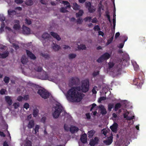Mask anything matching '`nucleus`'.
<instances>
[{
	"label": "nucleus",
	"mask_w": 146,
	"mask_h": 146,
	"mask_svg": "<svg viewBox=\"0 0 146 146\" xmlns=\"http://www.w3.org/2000/svg\"><path fill=\"white\" fill-rule=\"evenodd\" d=\"M9 80L10 78L9 77L5 76L4 78L3 81L6 84H8L9 82Z\"/></svg>",
	"instance_id": "nucleus-34"
},
{
	"label": "nucleus",
	"mask_w": 146,
	"mask_h": 146,
	"mask_svg": "<svg viewBox=\"0 0 146 146\" xmlns=\"http://www.w3.org/2000/svg\"><path fill=\"white\" fill-rule=\"evenodd\" d=\"M80 82L78 78L76 77H72L69 81V85L73 86L78 84Z\"/></svg>",
	"instance_id": "nucleus-7"
},
{
	"label": "nucleus",
	"mask_w": 146,
	"mask_h": 146,
	"mask_svg": "<svg viewBox=\"0 0 146 146\" xmlns=\"http://www.w3.org/2000/svg\"><path fill=\"white\" fill-rule=\"evenodd\" d=\"M91 22L92 23H96L98 22V21L96 18L95 17L92 20Z\"/></svg>",
	"instance_id": "nucleus-62"
},
{
	"label": "nucleus",
	"mask_w": 146,
	"mask_h": 146,
	"mask_svg": "<svg viewBox=\"0 0 146 146\" xmlns=\"http://www.w3.org/2000/svg\"><path fill=\"white\" fill-rule=\"evenodd\" d=\"M113 137L110 136L108 137L107 139L104 141V143L107 145H109L111 144L113 141Z\"/></svg>",
	"instance_id": "nucleus-11"
},
{
	"label": "nucleus",
	"mask_w": 146,
	"mask_h": 146,
	"mask_svg": "<svg viewBox=\"0 0 146 146\" xmlns=\"http://www.w3.org/2000/svg\"><path fill=\"white\" fill-rule=\"evenodd\" d=\"M40 55L41 56L46 58H47L49 57V55L47 54L41 53H40Z\"/></svg>",
	"instance_id": "nucleus-39"
},
{
	"label": "nucleus",
	"mask_w": 146,
	"mask_h": 146,
	"mask_svg": "<svg viewBox=\"0 0 146 146\" xmlns=\"http://www.w3.org/2000/svg\"><path fill=\"white\" fill-rule=\"evenodd\" d=\"M73 9L74 10H78L80 9V6L76 3H73Z\"/></svg>",
	"instance_id": "nucleus-26"
},
{
	"label": "nucleus",
	"mask_w": 146,
	"mask_h": 146,
	"mask_svg": "<svg viewBox=\"0 0 146 146\" xmlns=\"http://www.w3.org/2000/svg\"><path fill=\"white\" fill-rule=\"evenodd\" d=\"M110 55L108 52H106L100 56L97 60L98 63L102 62L103 61L109 59L110 57Z\"/></svg>",
	"instance_id": "nucleus-5"
},
{
	"label": "nucleus",
	"mask_w": 146,
	"mask_h": 146,
	"mask_svg": "<svg viewBox=\"0 0 146 146\" xmlns=\"http://www.w3.org/2000/svg\"><path fill=\"white\" fill-rule=\"evenodd\" d=\"M135 118V116L134 115L132 116L131 117H130L128 116L127 118L126 119L128 120H131L132 119H133Z\"/></svg>",
	"instance_id": "nucleus-57"
},
{
	"label": "nucleus",
	"mask_w": 146,
	"mask_h": 146,
	"mask_svg": "<svg viewBox=\"0 0 146 146\" xmlns=\"http://www.w3.org/2000/svg\"><path fill=\"white\" fill-rule=\"evenodd\" d=\"M124 46V44L121 43L119 44V45L118 46V47L119 48H123Z\"/></svg>",
	"instance_id": "nucleus-64"
},
{
	"label": "nucleus",
	"mask_w": 146,
	"mask_h": 146,
	"mask_svg": "<svg viewBox=\"0 0 146 146\" xmlns=\"http://www.w3.org/2000/svg\"><path fill=\"white\" fill-rule=\"evenodd\" d=\"M94 29L95 31H99L100 30V28L98 25H95L94 27Z\"/></svg>",
	"instance_id": "nucleus-51"
},
{
	"label": "nucleus",
	"mask_w": 146,
	"mask_h": 146,
	"mask_svg": "<svg viewBox=\"0 0 146 146\" xmlns=\"http://www.w3.org/2000/svg\"><path fill=\"white\" fill-rule=\"evenodd\" d=\"M100 108V113L102 115H105L107 113L106 110L104 106H101Z\"/></svg>",
	"instance_id": "nucleus-16"
},
{
	"label": "nucleus",
	"mask_w": 146,
	"mask_h": 146,
	"mask_svg": "<svg viewBox=\"0 0 146 146\" xmlns=\"http://www.w3.org/2000/svg\"><path fill=\"white\" fill-rule=\"evenodd\" d=\"M51 35L54 38H56L58 40H60L61 38L56 33L54 32H50Z\"/></svg>",
	"instance_id": "nucleus-14"
},
{
	"label": "nucleus",
	"mask_w": 146,
	"mask_h": 146,
	"mask_svg": "<svg viewBox=\"0 0 146 146\" xmlns=\"http://www.w3.org/2000/svg\"><path fill=\"white\" fill-rule=\"evenodd\" d=\"M44 75H43V77L42 78L44 80H47L48 78V75L46 72L45 71H44Z\"/></svg>",
	"instance_id": "nucleus-36"
},
{
	"label": "nucleus",
	"mask_w": 146,
	"mask_h": 146,
	"mask_svg": "<svg viewBox=\"0 0 146 146\" xmlns=\"http://www.w3.org/2000/svg\"><path fill=\"white\" fill-rule=\"evenodd\" d=\"M53 110H54V111L52 115L55 118H58L59 116L60 113L63 111L64 113H66L62 106L60 104H56V106L53 108Z\"/></svg>",
	"instance_id": "nucleus-2"
},
{
	"label": "nucleus",
	"mask_w": 146,
	"mask_h": 146,
	"mask_svg": "<svg viewBox=\"0 0 146 146\" xmlns=\"http://www.w3.org/2000/svg\"><path fill=\"white\" fill-rule=\"evenodd\" d=\"M25 146H32V143L31 141L28 140L26 141L25 144Z\"/></svg>",
	"instance_id": "nucleus-40"
},
{
	"label": "nucleus",
	"mask_w": 146,
	"mask_h": 146,
	"mask_svg": "<svg viewBox=\"0 0 146 146\" xmlns=\"http://www.w3.org/2000/svg\"><path fill=\"white\" fill-rule=\"evenodd\" d=\"M33 4V1L32 0H29L27 2V5H31Z\"/></svg>",
	"instance_id": "nucleus-50"
},
{
	"label": "nucleus",
	"mask_w": 146,
	"mask_h": 146,
	"mask_svg": "<svg viewBox=\"0 0 146 146\" xmlns=\"http://www.w3.org/2000/svg\"><path fill=\"white\" fill-rule=\"evenodd\" d=\"M95 133V131L94 130H92L88 132V136L90 138H92L94 133Z\"/></svg>",
	"instance_id": "nucleus-20"
},
{
	"label": "nucleus",
	"mask_w": 146,
	"mask_h": 146,
	"mask_svg": "<svg viewBox=\"0 0 146 146\" xmlns=\"http://www.w3.org/2000/svg\"><path fill=\"white\" fill-rule=\"evenodd\" d=\"M92 17H85L84 20V21L86 22L88 21L89 22H90L91 20H92Z\"/></svg>",
	"instance_id": "nucleus-37"
},
{
	"label": "nucleus",
	"mask_w": 146,
	"mask_h": 146,
	"mask_svg": "<svg viewBox=\"0 0 146 146\" xmlns=\"http://www.w3.org/2000/svg\"><path fill=\"white\" fill-rule=\"evenodd\" d=\"M53 44L54 45L52 46V48L55 51H58L60 48V46L59 45L54 43Z\"/></svg>",
	"instance_id": "nucleus-19"
},
{
	"label": "nucleus",
	"mask_w": 146,
	"mask_h": 146,
	"mask_svg": "<svg viewBox=\"0 0 146 146\" xmlns=\"http://www.w3.org/2000/svg\"><path fill=\"white\" fill-rule=\"evenodd\" d=\"M76 56V55L75 54H70L68 55V57L70 59L75 58Z\"/></svg>",
	"instance_id": "nucleus-32"
},
{
	"label": "nucleus",
	"mask_w": 146,
	"mask_h": 146,
	"mask_svg": "<svg viewBox=\"0 0 146 146\" xmlns=\"http://www.w3.org/2000/svg\"><path fill=\"white\" fill-rule=\"evenodd\" d=\"M6 91V90L5 89L3 88L2 89L0 90V94L2 95L5 94Z\"/></svg>",
	"instance_id": "nucleus-45"
},
{
	"label": "nucleus",
	"mask_w": 146,
	"mask_h": 146,
	"mask_svg": "<svg viewBox=\"0 0 146 146\" xmlns=\"http://www.w3.org/2000/svg\"><path fill=\"white\" fill-rule=\"evenodd\" d=\"M26 52L27 55L31 59L35 60L36 58V57L34 54L29 50H27Z\"/></svg>",
	"instance_id": "nucleus-10"
},
{
	"label": "nucleus",
	"mask_w": 146,
	"mask_h": 146,
	"mask_svg": "<svg viewBox=\"0 0 146 146\" xmlns=\"http://www.w3.org/2000/svg\"><path fill=\"white\" fill-rule=\"evenodd\" d=\"M21 61L23 64H26L28 62V59L25 56H23L21 59Z\"/></svg>",
	"instance_id": "nucleus-17"
},
{
	"label": "nucleus",
	"mask_w": 146,
	"mask_h": 146,
	"mask_svg": "<svg viewBox=\"0 0 146 146\" xmlns=\"http://www.w3.org/2000/svg\"><path fill=\"white\" fill-rule=\"evenodd\" d=\"M114 105L113 104L110 103L108 105V110L110 112L111 111V109L114 107Z\"/></svg>",
	"instance_id": "nucleus-29"
},
{
	"label": "nucleus",
	"mask_w": 146,
	"mask_h": 146,
	"mask_svg": "<svg viewBox=\"0 0 146 146\" xmlns=\"http://www.w3.org/2000/svg\"><path fill=\"white\" fill-rule=\"evenodd\" d=\"M101 9H102V10H104V6L102 5L101 3H100L99 5L98 8V11H100L101 10Z\"/></svg>",
	"instance_id": "nucleus-43"
},
{
	"label": "nucleus",
	"mask_w": 146,
	"mask_h": 146,
	"mask_svg": "<svg viewBox=\"0 0 146 146\" xmlns=\"http://www.w3.org/2000/svg\"><path fill=\"white\" fill-rule=\"evenodd\" d=\"M118 124L116 123H114L110 127V129L113 132H116L117 131Z\"/></svg>",
	"instance_id": "nucleus-9"
},
{
	"label": "nucleus",
	"mask_w": 146,
	"mask_h": 146,
	"mask_svg": "<svg viewBox=\"0 0 146 146\" xmlns=\"http://www.w3.org/2000/svg\"><path fill=\"white\" fill-rule=\"evenodd\" d=\"M85 5L86 7L88 8V12L90 13H93L96 11V9L94 8V6H92L91 3L90 2H86Z\"/></svg>",
	"instance_id": "nucleus-6"
},
{
	"label": "nucleus",
	"mask_w": 146,
	"mask_h": 146,
	"mask_svg": "<svg viewBox=\"0 0 146 146\" xmlns=\"http://www.w3.org/2000/svg\"><path fill=\"white\" fill-rule=\"evenodd\" d=\"M86 134H83L81 137L80 140L83 143H85L86 142Z\"/></svg>",
	"instance_id": "nucleus-15"
},
{
	"label": "nucleus",
	"mask_w": 146,
	"mask_h": 146,
	"mask_svg": "<svg viewBox=\"0 0 146 146\" xmlns=\"http://www.w3.org/2000/svg\"><path fill=\"white\" fill-rule=\"evenodd\" d=\"M70 130L72 133H74L75 132H77L79 130V129L76 127L72 126L70 127Z\"/></svg>",
	"instance_id": "nucleus-13"
},
{
	"label": "nucleus",
	"mask_w": 146,
	"mask_h": 146,
	"mask_svg": "<svg viewBox=\"0 0 146 146\" xmlns=\"http://www.w3.org/2000/svg\"><path fill=\"white\" fill-rule=\"evenodd\" d=\"M50 36V35L47 33H44L42 36V38L44 39L49 38Z\"/></svg>",
	"instance_id": "nucleus-28"
},
{
	"label": "nucleus",
	"mask_w": 146,
	"mask_h": 146,
	"mask_svg": "<svg viewBox=\"0 0 146 146\" xmlns=\"http://www.w3.org/2000/svg\"><path fill=\"white\" fill-rule=\"evenodd\" d=\"M25 21L26 24L28 25H30L32 23L31 21L30 20L28 19H25Z\"/></svg>",
	"instance_id": "nucleus-42"
},
{
	"label": "nucleus",
	"mask_w": 146,
	"mask_h": 146,
	"mask_svg": "<svg viewBox=\"0 0 146 146\" xmlns=\"http://www.w3.org/2000/svg\"><path fill=\"white\" fill-rule=\"evenodd\" d=\"M78 48L80 50H85L86 48V47L85 45L84 44H80V46H78Z\"/></svg>",
	"instance_id": "nucleus-31"
},
{
	"label": "nucleus",
	"mask_w": 146,
	"mask_h": 146,
	"mask_svg": "<svg viewBox=\"0 0 146 146\" xmlns=\"http://www.w3.org/2000/svg\"><path fill=\"white\" fill-rule=\"evenodd\" d=\"M121 106V104L120 103H117L115 105L114 107V110L115 111H117L120 108Z\"/></svg>",
	"instance_id": "nucleus-24"
},
{
	"label": "nucleus",
	"mask_w": 146,
	"mask_h": 146,
	"mask_svg": "<svg viewBox=\"0 0 146 146\" xmlns=\"http://www.w3.org/2000/svg\"><path fill=\"white\" fill-rule=\"evenodd\" d=\"M9 52L8 51L5 52L3 54L0 53V58H5L8 56Z\"/></svg>",
	"instance_id": "nucleus-18"
},
{
	"label": "nucleus",
	"mask_w": 146,
	"mask_h": 146,
	"mask_svg": "<svg viewBox=\"0 0 146 146\" xmlns=\"http://www.w3.org/2000/svg\"><path fill=\"white\" fill-rule=\"evenodd\" d=\"M13 105L14 107V108L16 109L19 106L20 104L19 102L15 103L13 104Z\"/></svg>",
	"instance_id": "nucleus-41"
},
{
	"label": "nucleus",
	"mask_w": 146,
	"mask_h": 146,
	"mask_svg": "<svg viewBox=\"0 0 146 146\" xmlns=\"http://www.w3.org/2000/svg\"><path fill=\"white\" fill-rule=\"evenodd\" d=\"M23 99V98L22 96H19L17 98V100L19 101H21Z\"/></svg>",
	"instance_id": "nucleus-63"
},
{
	"label": "nucleus",
	"mask_w": 146,
	"mask_h": 146,
	"mask_svg": "<svg viewBox=\"0 0 146 146\" xmlns=\"http://www.w3.org/2000/svg\"><path fill=\"white\" fill-rule=\"evenodd\" d=\"M64 128L65 130L66 131H68L69 130V128L67 125L64 124Z\"/></svg>",
	"instance_id": "nucleus-60"
},
{
	"label": "nucleus",
	"mask_w": 146,
	"mask_h": 146,
	"mask_svg": "<svg viewBox=\"0 0 146 146\" xmlns=\"http://www.w3.org/2000/svg\"><path fill=\"white\" fill-rule=\"evenodd\" d=\"M82 22V19L81 18H78L77 21V24H81Z\"/></svg>",
	"instance_id": "nucleus-52"
},
{
	"label": "nucleus",
	"mask_w": 146,
	"mask_h": 146,
	"mask_svg": "<svg viewBox=\"0 0 146 146\" xmlns=\"http://www.w3.org/2000/svg\"><path fill=\"white\" fill-rule=\"evenodd\" d=\"M8 15L10 16H13L14 15H16V12L15 10H9L8 11Z\"/></svg>",
	"instance_id": "nucleus-22"
},
{
	"label": "nucleus",
	"mask_w": 146,
	"mask_h": 146,
	"mask_svg": "<svg viewBox=\"0 0 146 146\" xmlns=\"http://www.w3.org/2000/svg\"><path fill=\"white\" fill-rule=\"evenodd\" d=\"M5 100L6 102L8 104L9 106H11L12 104V99L11 98V97L7 96L5 97Z\"/></svg>",
	"instance_id": "nucleus-12"
},
{
	"label": "nucleus",
	"mask_w": 146,
	"mask_h": 146,
	"mask_svg": "<svg viewBox=\"0 0 146 146\" xmlns=\"http://www.w3.org/2000/svg\"><path fill=\"white\" fill-rule=\"evenodd\" d=\"M60 11L61 12L64 13L67 12L68 11L66 10L64 7H62L60 9Z\"/></svg>",
	"instance_id": "nucleus-48"
},
{
	"label": "nucleus",
	"mask_w": 146,
	"mask_h": 146,
	"mask_svg": "<svg viewBox=\"0 0 146 146\" xmlns=\"http://www.w3.org/2000/svg\"><path fill=\"white\" fill-rule=\"evenodd\" d=\"M89 144L91 146H94L96 143L93 139H92L90 140Z\"/></svg>",
	"instance_id": "nucleus-35"
},
{
	"label": "nucleus",
	"mask_w": 146,
	"mask_h": 146,
	"mask_svg": "<svg viewBox=\"0 0 146 146\" xmlns=\"http://www.w3.org/2000/svg\"><path fill=\"white\" fill-rule=\"evenodd\" d=\"M22 29L23 34L26 35H29L30 34L31 30L29 28L23 25Z\"/></svg>",
	"instance_id": "nucleus-8"
},
{
	"label": "nucleus",
	"mask_w": 146,
	"mask_h": 146,
	"mask_svg": "<svg viewBox=\"0 0 146 146\" xmlns=\"http://www.w3.org/2000/svg\"><path fill=\"white\" fill-rule=\"evenodd\" d=\"M96 105L94 103L92 105V107L90 108V111H92L94 108H95V107L96 106Z\"/></svg>",
	"instance_id": "nucleus-54"
},
{
	"label": "nucleus",
	"mask_w": 146,
	"mask_h": 146,
	"mask_svg": "<svg viewBox=\"0 0 146 146\" xmlns=\"http://www.w3.org/2000/svg\"><path fill=\"white\" fill-rule=\"evenodd\" d=\"M111 35H112V36H111V37L110 38V39H109L108 40V41H107V44L108 45L111 43L113 40V38L114 34L113 35L111 33Z\"/></svg>",
	"instance_id": "nucleus-30"
},
{
	"label": "nucleus",
	"mask_w": 146,
	"mask_h": 146,
	"mask_svg": "<svg viewBox=\"0 0 146 146\" xmlns=\"http://www.w3.org/2000/svg\"><path fill=\"white\" fill-rule=\"evenodd\" d=\"M99 74V71H97V72H94L92 74L93 76L95 77L98 75Z\"/></svg>",
	"instance_id": "nucleus-55"
},
{
	"label": "nucleus",
	"mask_w": 146,
	"mask_h": 146,
	"mask_svg": "<svg viewBox=\"0 0 146 146\" xmlns=\"http://www.w3.org/2000/svg\"><path fill=\"white\" fill-rule=\"evenodd\" d=\"M84 11L83 10L81 9L79 10V12L76 13V17L78 18L81 17Z\"/></svg>",
	"instance_id": "nucleus-23"
},
{
	"label": "nucleus",
	"mask_w": 146,
	"mask_h": 146,
	"mask_svg": "<svg viewBox=\"0 0 146 146\" xmlns=\"http://www.w3.org/2000/svg\"><path fill=\"white\" fill-rule=\"evenodd\" d=\"M109 65V68L111 69L114 66V64L113 62H110L108 64Z\"/></svg>",
	"instance_id": "nucleus-44"
},
{
	"label": "nucleus",
	"mask_w": 146,
	"mask_h": 146,
	"mask_svg": "<svg viewBox=\"0 0 146 146\" xmlns=\"http://www.w3.org/2000/svg\"><path fill=\"white\" fill-rule=\"evenodd\" d=\"M29 107V104L27 103H25L23 106V108L26 110H27Z\"/></svg>",
	"instance_id": "nucleus-49"
},
{
	"label": "nucleus",
	"mask_w": 146,
	"mask_h": 146,
	"mask_svg": "<svg viewBox=\"0 0 146 146\" xmlns=\"http://www.w3.org/2000/svg\"><path fill=\"white\" fill-rule=\"evenodd\" d=\"M37 93L42 98L44 99H46L49 96V92L44 89H40L37 92Z\"/></svg>",
	"instance_id": "nucleus-4"
},
{
	"label": "nucleus",
	"mask_w": 146,
	"mask_h": 146,
	"mask_svg": "<svg viewBox=\"0 0 146 146\" xmlns=\"http://www.w3.org/2000/svg\"><path fill=\"white\" fill-rule=\"evenodd\" d=\"M15 2L18 4L22 3L23 2V1L22 0H15Z\"/></svg>",
	"instance_id": "nucleus-58"
},
{
	"label": "nucleus",
	"mask_w": 146,
	"mask_h": 146,
	"mask_svg": "<svg viewBox=\"0 0 146 146\" xmlns=\"http://www.w3.org/2000/svg\"><path fill=\"white\" fill-rule=\"evenodd\" d=\"M21 26L20 24H15L13 26V28L15 30H19L20 29Z\"/></svg>",
	"instance_id": "nucleus-27"
},
{
	"label": "nucleus",
	"mask_w": 146,
	"mask_h": 146,
	"mask_svg": "<svg viewBox=\"0 0 146 146\" xmlns=\"http://www.w3.org/2000/svg\"><path fill=\"white\" fill-rule=\"evenodd\" d=\"M89 81L86 79L81 82L80 86L73 87L67 92L66 96L67 100L72 102H79L81 101L89 90Z\"/></svg>",
	"instance_id": "nucleus-1"
},
{
	"label": "nucleus",
	"mask_w": 146,
	"mask_h": 146,
	"mask_svg": "<svg viewBox=\"0 0 146 146\" xmlns=\"http://www.w3.org/2000/svg\"><path fill=\"white\" fill-rule=\"evenodd\" d=\"M143 74L142 73L138 78H136L133 80V84L137 86L138 88H141L143 84V78L142 77Z\"/></svg>",
	"instance_id": "nucleus-3"
},
{
	"label": "nucleus",
	"mask_w": 146,
	"mask_h": 146,
	"mask_svg": "<svg viewBox=\"0 0 146 146\" xmlns=\"http://www.w3.org/2000/svg\"><path fill=\"white\" fill-rule=\"evenodd\" d=\"M5 19V18L3 15H0V21L2 22L4 21Z\"/></svg>",
	"instance_id": "nucleus-46"
},
{
	"label": "nucleus",
	"mask_w": 146,
	"mask_h": 146,
	"mask_svg": "<svg viewBox=\"0 0 146 146\" xmlns=\"http://www.w3.org/2000/svg\"><path fill=\"white\" fill-rule=\"evenodd\" d=\"M106 99V98L104 97H100L98 100L99 102H101L102 101L105 100Z\"/></svg>",
	"instance_id": "nucleus-53"
},
{
	"label": "nucleus",
	"mask_w": 146,
	"mask_h": 146,
	"mask_svg": "<svg viewBox=\"0 0 146 146\" xmlns=\"http://www.w3.org/2000/svg\"><path fill=\"white\" fill-rule=\"evenodd\" d=\"M39 110L37 108H35L33 110V114L34 117H36L38 113Z\"/></svg>",
	"instance_id": "nucleus-25"
},
{
	"label": "nucleus",
	"mask_w": 146,
	"mask_h": 146,
	"mask_svg": "<svg viewBox=\"0 0 146 146\" xmlns=\"http://www.w3.org/2000/svg\"><path fill=\"white\" fill-rule=\"evenodd\" d=\"M46 119V117H42L41 119V122L44 123L45 122Z\"/></svg>",
	"instance_id": "nucleus-56"
},
{
	"label": "nucleus",
	"mask_w": 146,
	"mask_h": 146,
	"mask_svg": "<svg viewBox=\"0 0 146 146\" xmlns=\"http://www.w3.org/2000/svg\"><path fill=\"white\" fill-rule=\"evenodd\" d=\"M39 126L38 125H36L35 127L34 130L35 133L36 134L37 132L39 131Z\"/></svg>",
	"instance_id": "nucleus-38"
},
{
	"label": "nucleus",
	"mask_w": 146,
	"mask_h": 146,
	"mask_svg": "<svg viewBox=\"0 0 146 146\" xmlns=\"http://www.w3.org/2000/svg\"><path fill=\"white\" fill-rule=\"evenodd\" d=\"M97 88V87L96 86H95L93 88L92 90V92L93 94H96L97 93L96 91V89Z\"/></svg>",
	"instance_id": "nucleus-47"
},
{
	"label": "nucleus",
	"mask_w": 146,
	"mask_h": 146,
	"mask_svg": "<svg viewBox=\"0 0 146 146\" xmlns=\"http://www.w3.org/2000/svg\"><path fill=\"white\" fill-rule=\"evenodd\" d=\"M34 126V121L33 120L30 121L28 124V127L29 129H31Z\"/></svg>",
	"instance_id": "nucleus-21"
},
{
	"label": "nucleus",
	"mask_w": 146,
	"mask_h": 146,
	"mask_svg": "<svg viewBox=\"0 0 146 146\" xmlns=\"http://www.w3.org/2000/svg\"><path fill=\"white\" fill-rule=\"evenodd\" d=\"M62 3L64 5H66V6L68 5H70L68 1H63Z\"/></svg>",
	"instance_id": "nucleus-61"
},
{
	"label": "nucleus",
	"mask_w": 146,
	"mask_h": 146,
	"mask_svg": "<svg viewBox=\"0 0 146 146\" xmlns=\"http://www.w3.org/2000/svg\"><path fill=\"white\" fill-rule=\"evenodd\" d=\"M35 70L38 72H41L43 70L42 68V67L38 66L37 67H36L35 68Z\"/></svg>",
	"instance_id": "nucleus-33"
},
{
	"label": "nucleus",
	"mask_w": 146,
	"mask_h": 146,
	"mask_svg": "<svg viewBox=\"0 0 146 146\" xmlns=\"http://www.w3.org/2000/svg\"><path fill=\"white\" fill-rule=\"evenodd\" d=\"M106 13V16L107 17V18L108 19L110 17V12L108 11H107L105 12Z\"/></svg>",
	"instance_id": "nucleus-59"
}]
</instances>
